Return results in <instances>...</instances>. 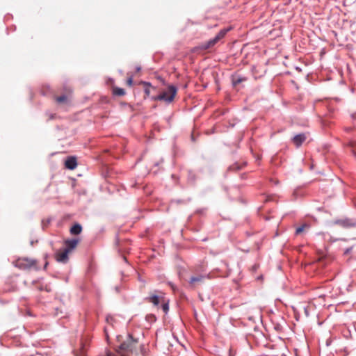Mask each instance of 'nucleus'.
<instances>
[{
  "instance_id": "obj_1",
  "label": "nucleus",
  "mask_w": 356,
  "mask_h": 356,
  "mask_svg": "<svg viewBox=\"0 0 356 356\" xmlns=\"http://www.w3.org/2000/svg\"><path fill=\"white\" fill-rule=\"evenodd\" d=\"M177 93V88L173 85H168L167 88L161 92L157 96H153L151 99L154 101H163L167 104H170Z\"/></svg>"
},
{
  "instance_id": "obj_2",
  "label": "nucleus",
  "mask_w": 356,
  "mask_h": 356,
  "mask_svg": "<svg viewBox=\"0 0 356 356\" xmlns=\"http://www.w3.org/2000/svg\"><path fill=\"white\" fill-rule=\"evenodd\" d=\"M137 343V339H134L131 334H129L127 340L120 346L118 354L120 356H130ZM107 356L114 355L111 353H108Z\"/></svg>"
},
{
  "instance_id": "obj_3",
  "label": "nucleus",
  "mask_w": 356,
  "mask_h": 356,
  "mask_svg": "<svg viewBox=\"0 0 356 356\" xmlns=\"http://www.w3.org/2000/svg\"><path fill=\"white\" fill-rule=\"evenodd\" d=\"M15 266L21 270H38L40 268L38 266V262L35 259L22 257L17 259L15 261Z\"/></svg>"
},
{
  "instance_id": "obj_4",
  "label": "nucleus",
  "mask_w": 356,
  "mask_h": 356,
  "mask_svg": "<svg viewBox=\"0 0 356 356\" xmlns=\"http://www.w3.org/2000/svg\"><path fill=\"white\" fill-rule=\"evenodd\" d=\"M332 223L333 225H338L342 228L349 229L356 227V219L342 218L334 220Z\"/></svg>"
},
{
  "instance_id": "obj_5",
  "label": "nucleus",
  "mask_w": 356,
  "mask_h": 356,
  "mask_svg": "<svg viewBox=\"0 0 356 356\" xmlns=\"http://www.w3.org/2000/svg\"><path fill=\"white\" fill-rule=\"evenodd\" d=\"M164 293L161 291H156L155 293H151L148 297L145 298V301L153 304L154 306H159L164 300Z\"/></svg>"
},
{
  "instance_id": "obj_6",
  "label": "nucleus",
  "mask_w": 356,
  "mask_h": 356,
  "mask_svg": "<svg viewBox=\"0 0 356 356\" xmlns=\"http://www.w3.org/2000/svg\"><path fill=\"white\" fill-rule=\"evenodd\" d=\"M69 252L66 250L58 251L56 253V259L58 262L65 264L67 262Z\"/></svg>"
},
{
  "instance_id": "obj_7",
  "label": "nucleus",
  "mask_w": 356,
  "mask_h": 356,
  "mask_svg": "<svg viewBox=\"0 0 356 356\" xmlns=\"http://www.w3.org/2000/svg\"><path fill=\"white\" fill-rule=\"evenodd\" d=\"M220 40H218V38H217L216 36L209 40V41L204 42V43H202L200 46V49H202V50H207V49H209L210 48H212L213 47H214L216 44H218Z\"/></svg>"
},
{
  "instance_id": "obj_8",
  "label": "nucleus",
  "mask_w": 356,
  "mask_h": 356,
  "mask_svg": "<svg viewBox=\"0 0 356 356\" xmlns=\"http://www.w3.org/2000/svg\"><path fill=\"white\" fill-rule=\"evenodd\" d=\"M65 168L69 170H74L77 165L76 159L74 156L68 157L65 162Z\"/></svg>"
},
{
  "instance_id": "obj_9",
  "label": "nucleus",
  "mask_w": 356,
  "mask_h": 356,
  "mask_svg": "<svg viewBox=\"0 0 356 356\" xmlns=\"http://www.w3.org/2000/svg\"><path fill=\"white\" fill-rule=\"evenodd\" d=\"M79 240L76 238L66 240L65 241V244L66 245V248L65 250L70 252L77 246Z\"/></svg>"
},
{
  "instance_id": "obj_10",
  "label": "nucleus",
  "mask_w": 356,
  "mask_h": 356,
  "mask_svg": "<svg viewBox=\"0 0 356 356\" xmlns=\"http://www.w3.org/2000/svg\"><path fill=\"white\" fill-rule=\"evenodd\" d=\"M305 140H306V136L304 134H300L296 135L293 138V142L297 147H299L300 146H301V145L304 143V141Z\"/></svg>"
},
{
  "instance_id": "obj_11",
  "label": "nucleus",
  "mask_w": 356,
  "mask_h": 356,
  "mask_svg": "<svg viewBox=\"0 0 356 356\" xmlns=\"http://www.w3.org/2000/svg\"><path fill=\"white\" fill-rule=\"evenodd\" d=\"M140 84L144 86V92L145 94V98L149 96L152 89H155V88L152 86L149 82L142 81L140 82Z\"/></svg>"
},
{
  "instance_id": "obj_12",
  "label": "nucleus",
  "mask_w": 356,
  "mask_h": 356,
  "mask_svg": "<svg viewBox=\"0 0 356 356\" xmlns=\"http://www.w3.org/2000/svg\"><path fill=\"white\" fill-rule=\"evenodd\" d=\"M82 231V227L80 224H74L70 229V233L74 235L79 234Z\"/></svg>"
},
{
  "instance_id": "obj_13",
  "label": "nucleus",
  "mask_w": 356,
  "mask_h": 356,
  "mask_svg": "<svg viewBox=\"0 0 356 356\" xmlns=\"http://www.w3.org/2000/svg\"><path fill=\"white\" fill-rule=\"evenodd\" d=\"M204 278H205V276H204V275H198V276L192 277L189 281V283L194 286L195 284V283L202 282Z\"/></svg>"
},
{
  "instance_id": "obj_14",
  "label": "nucleus",
  "mask_w": 356,
  "mask_h": 356,
  "mask_svg": "<svg viewBox=\"0 0 356 356\" xmlns=\"http://www.w3.org/2000/svg\"><path fill=\"white\" fill-rule=\"evenodd\" d=\"M230 30V29H221L218 33V34L216 35V37L217 38H218V40H221L222 38H225V36L226 35V34L227 33V32Z\"/></svg>"
},
{
  "instance_id": "obj_15",
  "label": "nucleus",
  "mask_w": 356,
  "mask_h": 356,
  "mask_svg": "<svg viewBox=\"0 0 356 356\" xmlns=\"http://www.w3.org/2000/svg\"><path fill=\"white\" fill-rule=\"evenodd\" d=\"M113 93L117 96H123L125 95V91L123 88L115 87L113 88Z\"/></svg>"
},
{
  "instance_id": "obj_16",
  "label": "nucleus",
  "mask_w": 356,
  "mask_h": 356,
  "mask_svg": "<svg viewBox=\"0 0 356 356\" xmlns=\"http://www.w3.org/2000/svg\"><path fill=\"white\" fill-rule=\"evenodd\" d=\"M309 228V225L307 223H305L302 225L301 226L298 227L296 229V234L298 235L303 232L305 229H308Z\"/></svg>"
},
{
  "instance_id": "obj_17",
  "label": "nucleus",
  "mask_w": 356,
  "mask_h": 356,
  "mask_svg": "<svg viewBox=\"0 0 356 356\" xmlns=\"http://www.w3.org/2000/svg\"><path fill=\"white\" fill-rule=\"evenodd\" d=\"M245 81H246V78H245V77L236 76V77L233 78L232 83H233L234 86H236V85H238V84H239L241 82Z\"/></svg>"
},
{
  "instance_id": "obj_18",
  "label": "nucleus",
  "mask_w": 356,
  "mask_h": 356,
  "mask_svg": "<svg viewBox=\"0 0 356 356\" xmlns=\"http://www.w3.org/2000/svg\"><path fill=\"white\" fill-rule=\"evenodd\" d=\"M161 307L163 311L166 314L169 311V305H168V300H165V298L164 300L161 302Z\"/></svg>"
},
{
  "instance_id": "obj_19",
  "label": "nucleus",
  "mask_w": 356,
  "mask_h": 356,
  "mask_svg": "<svg viewBox=\"0 0 356 356\" xmlns=\"http://www.w3.org/2000/svg\"><path fill=\"white\" fill-rule=\"evenodd\" d=\"M67 97L65 95L56 97V101L59 104L65 103L67 102Z\"/></svg>"
},
{
  "instance_id": "obj_20",
  "label": "nucleus",
  "mask_w": 356,
  "mask_h": 356,
  "mask_svg": "<svg viewBox=\"0 0 356 356\" xmlns=\"http://www.w3.org/2000/svg\"><path fill=\"white\" fill-rule=\"evenodd\" d=\"M140 351H141V353L143 356H147V353L145 350V348L144 346H141L140 347Z\"/></svg>"
},
{
  "instance_id": "obj_21",
  "label": "nucleus",
  "mask_w": 356,
  "mask_h": 356,
  "mask_svg": "<svg viewBox=\"0 0 356 356\" xmlns=\"http://www.w3.org/2000/svg\"><path fill=\"white\" fill-rule=\"evenodd\" d=\"M127 84L129 86H132L133 85V77L132 76H130L127 79Z\"/></svg>"
},
{
  "instance_id": "obj_22",
  "label": "nucleus",
  "mask_w": 356,
  "mask_h": 356,
  "mask_svg": "<svg viewBox=\"0 0 356 356\" xmlns=\"http://www.w3.org/2000/svg\"><path fill=\"white\" fill-rule=\"evenodd\" d=\"M230 169L234 170H238L241 169V167L239 166V165L238 163H235L230 167Z\"/></svg>"
},
{
  "instance_id": "obj_23",
  "label": "nucleus",
  "mask_w": 356,
  "mask_h": 356,
  "mask_svg": "<svg viewBox=\"0 0 356 356\" xmlns=\"http://www.w3.org/2000/svg\"><path fill=\"white\" fill-rule=\"evenodd\" d=\"M355 143L354 141H350L348 143V145L349 147H355Z\"/></svg>"
},
{
  "instance_id": "obj_24",
  "label": "nucleus",
  "mask_w": 356,
  "mask_h": 356,
  "mask_svg": "<svg viewBox=\"0 0 356 356\" xmlns=\"http://www.w3.org/2000/svg\"><path fill=\"white\" fill-rule=\"evenodd\" d=\"M229 356H235V352L232 349L229 350Z\"/></svg>"
},
{
  "instance_id": "obj_25",
  "label": "nucleus",
  "mask_w": 356,
  "mask_h": 356,
  "mask_svg": "<svg viewBox=\"0 0 356 356\" xmlns=\"http://www.w3.org/2000/svg\"><path fill=\"white\" fill-rule=\"evenodd\" d=\"M351 250H352V248H347V249L345 250L344 254H349V253L350 252Z\"/></svg>"
},
{
  "instance_id": "obj_26",
  "label": "nucleus",
  "mask_w": 356,
  "mask_h": 356,
  "mask_svg": "<svg viewBox=\"0 0 356 356\" xmlns=\"http://www.w3.org/2000/svg\"><path fill=\"white\" fill-rule=\"evenodd\" d=\"M85 349V345L81 343V353H83Z\"/></svg>"
},
{
  "instance_id": "obj_27",
  "label": "nucleus",
  "mask_w": 356,
  "mask_h": 356,
  "mask_svg": "<svg viewBox=\"0 0 356 356\" xmlns=\"http://www.w3.org/2000/svg\"><path fill=\"white\" fill-rule=\"evenodd\" d=\"M49 119H53L54 118V114H49Z\"/></svg>"
},
{
  "instance_id": "obj_28",
  "label": "nucleus",
  "mask_w": 356,
  "mask_h": 356,
  "mask_svg": "<svg viewBox=\"0 0 356 356\" xmlns=\"http://www.w3.org/2000/svg\"><path fill=\"white\" fill-rule=\"evenodd\" d=\"M104 332H105L106 337H108L107 329L106 328H104Z\"/></svg>"
},
{
  "instance_id": "obj_29",
  "label": "nucleus",
  "mask_w": 356,
  "mask_h": 356,
  "mask_svg": "<svg viewBox=\"0 0 356 356\" xmlns=\"http://www.w3.org/2000/svg\"><path fill=\"white\" fill-rule=\"evenodd\" d=\"M352 152L353 155L356 157V152L354 149H353Z\"/></svg>"
},
{
  "instance_id": "obj_30",
  "label": "nucleus",
  "mask_w": 356,
  "mask_h": 356,
  "mask_svg": "<svg viewBox=\"0 0 356 356\" xmlns=\"http://www.w3.org/2000/svg\"><path fill=\"white\" fill-rule=\"evenodd\" d=\"M45 290L47 291H49L50 289H47V286L45 287Z\"/></svg>"
},
{
  "instance_id": "obj_31",
  "label": "nucleus",
  "mask_w": 356,
  "mask_h": 356,
  "mask_svg": "<svg viewBox=\"0 0 356 356\" xmlns=\"http://www.w3.org/2000/svg\"><path fill=\"white\" fill-rule=\"evenodd\" d=\"M136 70H137V71L140 70V67H137Z\"/></svg>"
},
{
  "instance_id": "obj_32",
  "label": "nucleus",
  "mask_w": 356,
  "mask_h": 356,
  "mask_svg": "<svg viewBox=\"0 0 356 356\" xmlns=\"http://www.w3.org/2000/svg\"><path fill=\"white\" fill-rule=\"evenodd\" d=\"M47 264H48L47 263H46V264H45V265H44V268H47Z\"/></svg>"
},
{
  "instance_id": "obj_33",
  "label": "nucleus",
  "mask_w": 356,
  "mask_h": 356,
  "mask_svg": "<svg viewBox=\"0 0 356 356\" xmlns=\"http://www.w3.org/2000/svg\"><path fill=\"white\" fill-rule=\"evenodd\" d=\"M108 320H109V318H108V317H107V318H106V321H107L108 322Z\"/></svg>"
}]
</instances>
